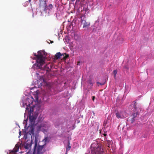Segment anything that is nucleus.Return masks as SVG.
I'll list each match as a JSON object with an SVG mask.
<instances>
[{
	"label": "nucleus",
	"instance_id": "obj_28",
	"mask_svg": "<svg viewBox=\"0 0 154 154\" xmlns=\"http://www.w3.org/2000/svg\"><path fill=\"white\" fill-rule=\"evenodd\" d=\"M79 1H80V0H77V1H78V2H79Z\"/></svg>",
	"mask_w": 154,
	"mask_h": 154
},
{
	"label": "nucleus",
	"instance_id": "obj_21",
	"mask_svg": "<svg viewBox=\"0 0 154 154\" xmlns=\"http://www.w3.org/2000/svg\"><path fill=\"white\" fill-rule=\"evenodd\" d=\"M29 2L28 1H27L26 2V4H29Z\"/></svg>",
	"mask_w": 154,
	"mask_h": 154
},
{
	"label": "nucleus",
	"instance_id": "obj_2",
	"mask_svg": "<svg viewBox=\"0 0 154 154\" xmlns=\"http://www.w3.org/2000/svg\"><path fill=\"white\" fill-rule=\"evenodd\" d=\"M33 54L34 55L31 56V57L35 60L36 63L32 66V69L47 71L50 69L51 65L46 63L47 54L44 51H38L37 54L36 53Z\"/></svg>",
	"mask_w": 154,
	"mask_h": 154
},
{
	"label": "nucleus",
	"instance_id": "obj_9",
	"mask_svg": "<svg viewBox=\"0 0 154 154\" xmlns=\"http://www.w3.org/2000/svg\"><path fill=\"white\" fill-rule=\"evenodd\" d=\"M139 112H138V110L137 112H136L135 113H134V114H133V117L134 118H135V117H136L138 115H139Z\"/></svg>",
	"mask_w": 154,
	"mask_h": 154
},
{
	"label": "nucleus",
	"instance_id": "obj_15",
	"mask_svg": "<svg viewBox=\"0 0 154 154\" xmlns=\"http://www.w3.org/2000/svg\"><path fill=\"white\" fill-rule=\"evenodd\" d=\"M43 141H44L45 143L48 142V138L47 137H45V138L43 140Z\"/></svg>",
	"mask_w": 154,
	"mask_h": 154
},
{
	"label": "nucleus",
	"instance_id": "obj_31",
	"mask_svg": "<svg viewBox=\"0 0 154 154\" xmlns=\"http://www.w3.org/2000/svg\"><path fill=\"white\" fill-rule=\"evenodd\" d=\"M65 154H66V153Z\"/></svg>",
	"mask_w": 154,
	"mask_h": 154
},
{
	"label": "nucleus",
	"instance_id": "obj_12",
	"mask_svg": "<svg viewBox=\"0 0 154 154\" xmlns=\"http://www.w3.org/2000/svg\"><path fill=\"white\" fill-rule=\"evenodd\" d=\"M27 119L26 120H24L23 122V124L25 125H24L25 127H26V126L27 125L26 123H27Z\"/></svg>",
	"mask_w": 154,
	"mask_h": 154
},
{
	"label": "nucleus",
	"instance_id": "obj_8",
	"mask_svg": "<svg viewBox=\"0 0 154 154\" xmlns=\"http://www.w3.org/2000/svg\"><path fill=\"white\" fill-rule=\"evenodd\" d=\"M66 152H67L68 151H69L70 150L71 148V146H70V144L69 143V142H68V144L67 146L66 147Z\"/></svg>",
	"mask_w": 154,
	"mask_h": 154
},
{
	"label": "nucleus",
	"instance_id": "obj_14",
	"mask_svg": "<svg viewBox=\"0 0 154 154\" xmlns=\"http://www.w3.org/2000/svg\"><path fill=\"white\" fill-rule=\"evenodd\" d=\"M89 83L91 85H93V82L92 81V80H89L88 81Z\"/></svg>",
	"mask_w": 154,
	"mask_h": 154
},
{
	"label": "nucleus",
	"instance_id": "obj_20",
	"mask_svg": "<svg viewBox=\"0 0 154 154\" xmlns=\"http://www.w3.org/2000/svg\"><path fill=\"white\" fill-rule=\"evenodd\" d=\"M95 98V96H93V101L94 100V99Z\"/></svg>",
	"mask_w": 154,
	"mask_h": 154
},
{
	"label": "nucleus",
	"instance_id": "obj_4",
	"mask_svg": "<svg viewBox=\"0 0 154 154\" xmlns=\"http://www.w3.org/2000/svg\"><path fill=\"white\" fill-rule=\"evenodd\" d=\"M90 149L91 152L90 151L86 154H105V152L100 145L96 142L91 144Z\"/></svg>",
	"mask_w": 154,
	"mask_h": 154
},
{
	"label": "nucleus",
	"instance_id": "obj_5",
	"mask_svg": "<svg viewBox=\"0 0 154 154\" xmlns=\"http://www.w3.org/2000/svg\"><path fill=\"white\" fill-rule=\"evenodd\" d=\"M116 117L118 119H124L127 116L126 113L124 111H120L116 113Z\"/></svg>",
	"mask_w": 154,
	"mask_h": 154
},
{
	"label": "nucleus",
	"instance_id": "obj_18",
	"mask_svg": "<svg viewBox=\"0 0 154 154\" xmlns=\"http://www.w3.org/2000/svg\"><path fill=\"white\" fill-rule=\"evenodd\" d=\"M134 118H134V117L133 118H132L131 119V122L132 123H133V122H134V121H135V119H134Z\"/></svg>",
	"mask_w": 154,
	"mask_h": 154
},
{
	"label": "nucleus",
	"instance_id": "obj_22",
	"mask_svg": "<svg viewBox=\"0 0 154 154\" xmlns=\"http://www.w3.org/2000/svg\"><path fill=\"white\" fill-rule=\"evenodd\" d=\"M51 42V43H53V41H52Z\"/></svg>",
	"mask_w": 154,
	"mask_h": 154
},
{
	"label": "nucleus",
	"instance_id": "obj_25",
	"mask_svg": "<svg viewBox=\"0 0 154 154\" xmlns=\"http://www.w3.org/2000/svg\"><path fill=\"white\" fill-rule=\"evenodd\" d=\"M97 83H99V84H100V85H102V84H101L100 83L97 82Z\"/></svg>",
	"mask_w": 154,
	"mask_h": 154
},
{
	"label": "nucleus",
	"instance_id": "obj_11",
	"mask_svg": "<svg viewBox=\"0 0 154 154\" xmlns=\"http://www.w3.org/2000/svg\"><path fill=\"white\" fill-rule=\"evenodd\" d=\"M61 55V54L60 52H58V53H57V54L56 55V57L57 58H60V57Z\"/></svg>",
	"mask_w": 154,
	"mask_h": 154
},
{
	"label": "nucleus",
	"instance_id": "obj_13",
	"mask_svg": "<svg viewBox=\"0 0 154 154\" xmlns=\"http://www.w3.org/2000/svg\"><path fill=\"white\" fill-rule=\"evenodd\" d=\"M38 140H37V137H35V148L37 146V144L38 143Z\"/></svg>",
	"mask_w": 154,
	"mask_h": 154
},
{
	"label": "nucleus",
	"instance_id": "obj_3",
	"mask_svg": "<svg viewBox=\"0 0 154 154\" xmlns=\"http://www.w3.org/2000/svg\"><path fill=\"white\" fill-rule=\"evenodd\" d=\"M47 0H40V6L41 10V11L42 13H45V16H48L51 14L52 11L53 5L52 4H50L48 5H47Z\"/></svg>",
	"mask_w": 154,
	"mask_h": 154
},
{
	"label": "nucleus",
	"instance_id": "obj_1",
	"mask_svg": "<svg viewBox=\"0 0 154 154\" xmlns=\"http://www.w3.org/2000/svg\"><path fill=\"white\" fill-rule=\"evenodd\" d=\"M29 89L30 90L28 92L25 91V96L23 97L20 105L22 107L26 106L25 116L27 114L29 115V125L28 127V133L32 138L34 136L35 126H37L38 130L42 131L45 133L47 131L50 125L46 122L38 123L37 125H35V120L39 113L41 103L43 101H46V100H45L46 94H43V97H40L39 91L36 87L29 88Z\"/></svg>",
	"mask_w": 154,
	"mask_h": 154
},
{
	"label": "nucleus",
	"instance_id": "obj_10",
	"mask_svg": "<svg viewBox=\"0 0 154 154\" xmlns=\"http://www.w3.org/2000/svg\"><path fill=\"white\" fill-rule=\"evenodd\" d=\"M117 73L116 70H114L112 72V74L114 75V77L115 79L116 77V75Z\"/></svg>",
	"mask_w": 154,
	"mask_h": 154
},
{
	"label": "nucleus",
	"instance_id": "obj_17",
	"mask_svg": "<svg viewBox=\"0 0 154 154\" xmlns=\"http://www.w3.org/2000/svg\"><path fill=\"white\" fill-rule=\"evenodd\" d=\"M39 82L37 80H35L34 84L36 85L37 84H38Z\"/></svg>",
	"mask_w": 154,
	"mask_h": 154
},
{
	"label": "nucleus",
	"instance_id": "obj_26",
	"mask_svg": "<svg viewBox=\"0 0 154 154\" xmlns=\"http://www.w3.org/2000/svg\"><path fill=\"white\" fill-rule=\"evenodd\" d=\"M36 74H37V75H38V74L37 73H36Z\"/></svg>",
	"mask_w": 154,
	"mask_h": 154
},
{
	"label": "nucleus",
	"instance_id": "obj_27",
	"mask_svg": "<svg viewBox=\"0 0 154 154\" xmlns=\"http://www.w3.org/2000/svg\"><path fill=\"white\" fill-rule=\"evenodd\" d=\"M20 133H21V132H20H20H19L20 135Z\"/></svg>",
	"mask_w": 154,
	"mask_h": 154
},
{
	"label": "nucleus",
	"instance_id": "obj_6",
	"mask_svg": "<svg viewBox=\"0 0 154 154\" xmlns=\"http://www.w3.org/2000/svg\"><path fill=\"white\" fill-rule=\"evenodd\" d=\"M81 23L83 24V28H85L89 26L90 25L89 22H86L84 17L81 18Z\"/></svg>",
	"mask_w": 154,
	"mask_h": 154
},
{
	"label": "nucleus",
	"instance_id": "obj_19",
	"mask_svg": "<svg viewBox=\"0 0 154 154\" xmlns=\"http://www.w3.org/2000/svg\"><path fill=\"white\" fill-rule=\"evenodd\" d=\"M134 108H135V109L134 110V111H137V108H136V106H135Z\"/></svg>",
	"mask_w": 154,
	"mask_h": 154
},
{
	"label": "nucleus",
	"instance_id": "obj_23",
	"mask_svg": "<svg viewBox=\"0 0 154 154\" xmlns=\"http://www.w3.org/2000/svg\"><path fill=\"white\" fill-rule=\"evenodd\" d=\"M31 0H29L28 2H30V1H31Z\"/></svg>",
	"mask_w": 154,
	"mask_h": 154
},
{
	"label": "nucleus",
	"instance_id": "obj_16",
	"mask_svg": "<svg viewBox=\"0 0 154 154\" xmlns=\"http://www.w3.org/2000/svg\"><path fill=\"white\" fill-rule=\"evenodd\" d=\"M30 146V145H27L26 146V144H25L24 145V147H25V148H26V149H28L29 148V147Z\"/></svg>",
	"mask_w": 154,
	"mask_h": 154
},
{
	"label": "nucleus",
	"instance_id": "obj_7",
	"mask_svg": "<svg viewBox=\"0 0 154 154\" xmlns=\"http://www.w3.org/2000/svg\"><path fill=\"white\" fill-rule=\"evenodd\" d=\"M113 143L112 141H110L109 140L107 142V146L109 148H110V146L111 147L112 145H111V144H112Z\"/></svg>",
	"mask_w": 154,
	"mask_h": 154
},
{
	"label": "nucleus",
	"instance_id": "obj_30",
	"mask_svg": "<svg viewBox=\"0 0 154 154\" xmlns=\"http://www.w3.org/2000/svg\"><path fill=\"white\" fill-rule=\"evenodd\" d=\"M106 134H104V136H106Z\"/></svg>",
	"mask_w": 154,
	"mask_h": 154
},
{
	"label": "nucleus",
	"instance_id": "obj_29",
	"mask_svg": "<svg viewBox=\"0 0 154 154\" xmlns=\"http://www.w3.org/2000/svg\"><path fill=\"white\" fill-rule=\"evenodd\" d=\"M93 114L94 115V112H93Z\"/></svg>",
	"mask_w": 154,
	"mask_h": 154
},
{
	"label": "nucleus",
	"instance_id": "obj_24",
	"mask_svg": "<svg viewBox=\"0 0 154 154\" xmlns=\"http://www.w3.org/2000/svg\"><path fill=\"white\" fill-rule=\"evenodd\" d=\"M134 103V105L135 106V105H135V103Z\"/></svg>",
	"mask_w": 154,
	"mask_h": 154
}]
</instances>
